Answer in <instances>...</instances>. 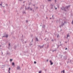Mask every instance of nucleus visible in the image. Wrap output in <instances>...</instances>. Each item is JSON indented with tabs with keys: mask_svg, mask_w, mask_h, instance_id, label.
Segmentation results:
<instances>
[{
	"mask_svg": "<svg viewBox=\"0 0 73 73\" xmlns=\"http://www.w3.org/2000/svg\"><path fill=\"white\" fill-rule=\"evenodd\" d=\"M50 65H53V63L52 61V60H50Z\"/></svg>",
	"mask_w": 73,
	"mask_h": 73,
	"instance_id": "obj_1",
	"label": "nucleus"
},
{
	"mask_svg": "<svg viewBox=\"0 0 73 73\" xmlns=\"http://www.w3.org/2000/svg\"><path fill=\"white\" fill-rule=\"evenodd\" d=\"M12 65H13L14 66H15V63H14V62L12 63Z\"/></svg>",
	"mask_w": 73,
	"mask_h": 73,
	"instance_id": "obj_2",
	"label": "nucleus"
},
{
	"mask_svg": "<svg viewBox=\"0 0 73 73\" xmlns=\"http://www.w3.org/2000/svg\"><path fill=\"white\" fill-rule=\"evenodd\" d=\"M68 37H69V34L67 35V38Z\"/></svg>",
	"mask_w": 73,
	"mask_h": 73,
	"instance_id": "obj_3",
	"label": "nucleus"
},
{
	"mask_svg": "<svg viewBox=\"0 0 73 73\" xmlns=\"http://www.w3.org/2000/svg\"><path fill=\"white\" fill-rule=\"evenodd\" d=\"M10 70H11V68H9V72H10Z\"/></svg>",
	"mask_w": 73,
	"mask_h": 73,
	"instance_id": "obj_4",
	"label": "nucleus"
},
{
	"mask_svg": "<svg viewBox=\"0 0 73 73\" xmlns=\"http://www.w3.org/2000/svg\"><path fill=\"white\" fill-rule=\"evenodd\" d=\"M8 35H6V36H5V37H8Z\"/></svg>",
	"mask_w": 73,
	"mask_h": 73,
	"instance_id": "obj_5",
	"label": "nucleus"
},
{
	"mask_svg": "<svg viewBox=\"0 0 73 73\" xmlns=\"http://www.w3.org/2000/svg\"><path fill=\"white\" fill-rule=\"evenodd\" d=\"M20 68V67H18L17 68V69H19Z\"/></svg>",
	"mask_w": 73,
	"mask_h": 73,
	"instance_id": "obj_6",
	"label": "nucleus"
},
{
	"mask_svg": "<svg viewBox=\"0 0 73 73\" xmlns=\"http://www.w3.org/2000/svg\"><path fill=\"white\" fill-rule=\"evenodd\" d=\"M36 41H38V39L37 38H36Z\"/></svg>",
	"mask_w": 73,
	"mask_h": 73,
	"instance_id": "obj_7",
	"label": "nucleus"
},
{
	"mask_svg": "<svg viewBox=\"0 0 73 73\" xmlns=\"http://www.w3.org/2000/svg\"><path fill=\"white\" fill-rule=\"evenodd\" d=\"M63 73H64V72H65V70H63Z\"/></svg>",
	"mask_w": 73,
	"mask_h": 73,
	"instance_id": "obj_8",
	"label": "nucleus"
},
{
	"mask_svg": "<svg viewBox=\"0 0 73 73\" xmlns=\"http://www.w3.org/2000/svg\"><path fill=\"white\" fill-rule=\"evenodd\" d=\"M41 73V71H40L39 72V73Z\"/></svg>",
	"mask_w": 73,
	"mask_h": 73,
	"instance_id": "obj_9",
	"label": "nucleus"
},
{
	"mask_svg": "<svg viewBox=\"0 0 73 73\" xmlns=\"http://www.w3.org/2000/svg\"><path fill=\"white\" fill-rule=\"evenodd\" d=\"M34 64H36V62L35 61L34 62Z\"/></svg>",
	"mask_w": 73,
	"mask_h": 73,
	"instance_id": "obj_10",
	"label": "nucleus"
},
{
	"mask_svg": "<svg viewBox=\"0 0 73 73\" xmlns=\"http://www.w3.org/2000/svg\"><path fill=\"white\" fill-rule=\"evenodd\" d=\"M12 61V59L10 60V61Z\"/></svg>",
	"mask_w": 73,
	"mask_h": 73,
	"instance_id": "obj_11",
	"label": "nucleus"
},
{
	"mask_svg": "<svg viewBox=\"0 0 73 73\" xmlns=\"http://www.w3.org/2000/svg\"><path fill=\"white\" fill-rule=\"evenodd\" d=\"M67 49H68V48H66L65 50H66Z\"/></svg>",
	"mask_w": 73,
	"mask_h": 73,
	"instance_id": "obj_12",
	"label": "nucleus"
},
{
	"mask_svg": "<svg viewBox=\"0 0 73 73\" xmlns=\"http://www.w3.org/2000/svg\"><path fill=\"white\" fill-rule=\"evenodd\" d=\"M0 5H2V4H0Z\"/></svg>",
	"mask_w": 73,
	"mask_h": 73,
	"instance_id": "obj_13",
	"label": "nucleus"
},
{
	"mask_svg": "<svg viewBox=\"0 0 73 73\" xmlns=\"http://www.w3.org/2000/svg\"><path fill=\"white\" fill-rule=\"evenodd\" d=\"M55 9H57V8L55 7Z\"/></svg>",
	"mask_w": 73,
	"mask_h": 73,
	"instance_id": "obj_14",
	"label": "nucleus"
},
{
	"mask_svg": "<svg viewBox=\"0 0 73 73\" xmlns=\"http://www.w3.org/2000/svg\"><path fill=\"white\" fill-rule=\"evenodd\" d=\"M51 0H48V1H50Z\"/></svg>",
	"mask_w": 73,
	"mask_h": 73,
	"instance_id": "obj_15",
	"label": "nucleus"
},
{
	"mask_svg": "<svg viewBox=\"0 0 73 73\" xmlns=\"http://www.w3.org/2000/svg\"><path fill=\"white\" fill-rule=\"evenodd\" d=\"M26 22L27 23V22H28V21H26Z\"/></svg>",
	"mask_w": 73,
	"mask_h": 73,
	"instance_id": "obj_16",
	"label": "nucleus"
},
{
	"mask_svg": "<svg viewBox=\"0 0 73 73\" xmlns=\"http://www.w3.org/2000/svg\"><path fill=\"white\" fill-rule=\"evenodd\" d=\"M5 37V36H3V37Z\"/></svg>",
	"mask_w": 73,
	"mask_h": 73,
	"instance_id": "obj_17",
	"label": "nucleus"
},
{
	"mask_svg": "<svg viewBox=\"0 0 73 73\" xmlns=\"http://www.w3.org/2000/svg\"><path fill=\"white\" fill-rule=\"evenodd\" d=\"M9 73H10V71H9Z\"/></svg>",
	"mask_w": 73,
	"mask_h": 73,
	"instance_id": "obj_18",
	"label": "nucleus"
},
{
	"mask_svg": "<svg viewBox=\"0 0 73 73\" xmlns=\"http://www.w3.org/2000/svg\"><path fill=\"white\" fill-rule=\"evenodd\" d=\"M20 1H21V0H19Z\"/></svg>",
	"mask_w": 73,
	"mask_h": 73,
	"instance_id": "obj_19",
	"label": "nucleus"
},
{
	"mask_svg": "<svg viewBox=\"0 0 73 73\" xmlns=\"http://www.w3.org/2000/svg\"><path fill=\"white\" fill-rule=\"evenodd\" d=\"M47 61H48V60H47Z\"/></svg>",
	"mask_w": 73,
	"mask_h": 73,
	"instance_id": "obj_20",
	"label": "nucleus"
},
{
	"mask_svg": "<svg viewBox=\"0 0 73 73\" xmlns=\"http://www.w3.org/2000/svg\"><path fill=\"white\" fill-rule=\"evenodd\" d=\"M53 17V15H52V17Z\"/></svg>",
	"mask_w": 73,
	"mask_h": 73,
	"instance_id": "obj_21",
	"label": "nucleus"
},
{
	"mask_svg": "<svg viewBox=\"0 0 73 73\" xmlns=\"http://www.w3.org/2000/svg\"><path fill=\"white\" fill-rule=\"evenodd\" d=\"M61 72H62V71Z\"/></svg>",
	"mask_w": 73,
	"mask_h": 73,
	"instance_id": "obj_22",
	"label": "nucleus"
},
{
	"mask_svg": "<svg viewBox=\"0 0 73 73\" xmlns=\"http://www.w3.org/2000/svg\"><path fill=\"white\" fill-rule=\"evenodd\" d=\"M9 45H10V44H9Z\"/></svg>",
	"mask_w": 73,
	"mask_h": 73,
	"instance_id": "obj_23",
	"label": "nucleus"
},
{
	"mask_svg": "<svg viewBox=\"0 0 73 73\" xmlns=\"http://www.w3.org/2000/svg\"><path fill=\"white\" fill-rule=\"evenodd\" d=\"M51 19V18H50V19Z\"/></svg>",
	"mask_w": 73,
	"mask_h": 73,
	"instance_id": "obj_24",
	"label": "nucleus"
},
{
	"mask_svg": "<svg viewBox=\"0 0 73 73\" xmlns=\"http://www.w3.org/2000/svg\"><path fill=\"white\" fill-rule=\"evenodd\" d=\"M46 19H47V17L46 18Z\"/></svg>",
	"mask_w": 73,
	"mask_h": 73,
	"instance_id": "obj_25",
	"label": "nucleus"
}]
</instances>
